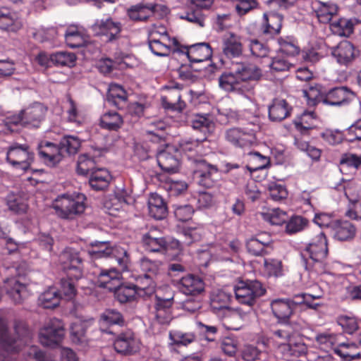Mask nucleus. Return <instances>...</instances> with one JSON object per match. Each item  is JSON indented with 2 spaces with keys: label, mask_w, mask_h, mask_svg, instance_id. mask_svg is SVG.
<instances>
[{
  "label": "nucleus",
  "mask_w": 361,
  "mask_h": 361,
  "mask_svg": "<svg viewBox=\"0 0 361 361\" xmlns=\"http://www.w3.org/2000/svg\"><path fill=\"white\" fill-rule=\"evenodd\" d=\"M173 297L170 298H162L156 295L155 298V317L159 323L161 324H168L173 318L172 306Z\"/></svg>",
  "instance_id": "32"
},
{
  "label": "nucleus",
  "mask_w": 361,
  "mask_h": 361,
  "mask_svg": "<svg viewBox=\"0 0 361 361\" xmlns=\"http://www.w3.org/2000/svg\"><path fill=\"white\" fill-rule=\"evenodd\" d=\"M218 328L216 326L207 325L201 321L195 322L196 338L198 336L200 341L214 342L218 334Z\"/></svg>",
  "instance_id": "49"
},
{
  "label": "nucleus",
  "mask_w": 361,
  "mask_h": 361,
  "mask_svg": "<svg viewBox=\"0 0 361 361\" xmlns=\"http://www.w3.org/2000/svg\"><path fill=\"white\" fill-rule=\"evenodd\" d=\"M231 295L224 290H218L211 298L210 306L214 312L228 308Z\"/></svg>",
  "instance_id": "62"
},
{
  "label": "nucleus",
  "mask_w": 361,
  "mask_h": 361,
  "mask_svg": "<svg viewBox=\"0 0 361 361\" xmlns=\"http://www.w3.org/2000/svg\"><path fill=\"white\" fill-rule=\"evenodd\" d=\"M248 164L246 165L247 167V172L252 174L253 172L263 170L270 166L269 157L262 155L259 152H250L247 154Z\"/></svg>",
  "instance_id": "45"
},
{
  "label": "nucleus",
  "mask_w": 361,
  "mask_h": 361,
  "mask_svg": "<svg viewBox=\"0 0 361 361\" xmlns=\"http://www.w3.org/2000/svg\"><path fill=\"white\" fill-rule=\"evenodd\" d=\"M297 333H293V334L289 337H285L286 338H288V342L283 348L286 355L293 358H298L305 355L307 349L306 345L303 342L301 341H295L292 338V337H293Z\"/></svg>",
  "instance_id": "52"
},
{
  "label": "nucleus",
  "mask_w": 361,
  "mask_h": 361,
  "mask_svg": "<svg viewBox=\"0 0 361 361\" xmlns=\"http://www.w3.org/2000/svg\"><path fill=\"white\" fill-rule=\"evenodd\" d=\"M64 335L65 329L63 322L59 319L53 318L40 329L39 340L44 346L55 348L61 343Z\"/></svg>",
  "instance_id": "12"
},
{
  "label": "nucleus",
  "mask_w": 361,
  "mask_h": 361,
  "mask_svg": "<svg viewBox=\"0 0 361 361\" xmlns=\"http://www.w3.org/2000/svg\"><path fill=\"white\" fill-rule=\"evenodd\" d=\"M331 55L341 66H348L359 55V50L348 40H343L331 49Z\"/></svg>",
  "instance_id": "23"
},
{
  "label": "nucleus",
  "mask_w": 361,
  "mask_h": 361,
  "mask_svg": "<svg viewBox=\"0 0 361 361\" xmlns=\"http://www.w3.org/2000/svg\"><path fill=\"white\" fill-rule=\"evenodd\" d=\"M62 25L56 27H40L33 33L35 39L39 42L54 41L61 37Z\"/></svg>",
  "instance_id": "50"
},
{
  "label": "nucleus",
  "mask_w": 361,
  "mask_h": 361,
  "mask_svg": "<svg viewBox=\"0 0 361 361\" xmlns=\"http://www.w3.org/2000/svg\"><path fill=\"white\" fill-rule=\"evenodd\" d=\"M319 295L299 293L288 298H277L270 301L271 312L279 324L285 329L274 332L279 337H289L293 333H299L302 329L301 321L294 320V314L298 310H317L321 305L314 302Z\"/></svg>",
  "instance_id": "1"
},
{
  "label": "nucleus",
  "mask_w": 361,
  "mask_h": 361,
  "mask_svg": "<svg viewBox=\"0 0 361 361\" xmlns=\"http://www.w3.org/2000/svg\"><path fill=\"white\" fill-rule=\"evenodd\" d=\"M267 190L270 199L274 202L285 200L288 195L286 184L278 181L269 182L267 184Z\"/></svg>",
  "instance_id": "56"
},
{
  "label": "nucleus",
  "mask_w": 361,
  "mask_h": 361,
  "mask_svg": "<svg viewBox=\"0 0 361 361\" xmlns=\"http://www.w3.org/2000/svg\"><path fill=\"white\" fill-rule=\"evenodd\" d=\"M86 196L78 192H68L58 195L52 202V207L61 219L73 220L85 210Z\"/></svg>",
  "instance_id": "6"
},
{
  "label": "nucleus",
  "mask_w": 361,
  "mask_h": 361,
  "mask_svg": "<svg viewBox=\"0 0 361 361\" xmlns=\"http://www.w3.org/2000/svg\"><path fill=\"white\" fill-rule=\"evenodd\" d=\"M113 345L115 350L123 355L135 354L140 350V343L130 329L119 333L115 338Z\"/></svg>",
  "instance_id": "18"
},
{
  "label": "nucleus",
  "mask_w": 361,
  "mask_h": 361,
  "mask_svg": "<svg viewBox=\"0 0 361 361\" xmlns=\"http://www.w3.org/2000/svg\"><path fill=\"white\" fill-rule=\"evenodd\" d=\"M177 228L178 232L185 238L184 243L187 245H190L192 243L198 242L202 239L203 228L200 224L191 221L185 225L178 224Z\"/></svg>",
  "instance_id": "36"
},
{
  "label": "nucleus",
  "mask_w": 361,
  "mask_h": 361,
  "mask_svg": "<svg viewBox=\"0 0 361 361\" xmlns=\"http://www.w3.org/2000/svg\"><path fill=\"white\" fill-rule=\"evenodd\" d=\"M62 270L66 276L60 280L59 293L68 300L73 298L77 293L75 283L83 276V260L75 248L66 247L60 255Z\"/></svg>",
  "instance_id": "3"
},
{
  "label": "nucleus",
  "mask_w": 361,
  "mask_h": 361,
  "mask_svg": "<svg viewBox=\"0 0 361 361\" xmlns=\"http://www.w3.org/2000/svg\"><path fill=\"white\" fill-rule=\"evenodd\" d=\"M233 291L238 303L252 307L266 295L267 286L257 279L238 280L233 286Z\"/></svg>",
  "instance_id": "7"
},
{
  "label": "nucleus",
  "mask_w": 361,
  "mask_h": 361,
  "mask_svg": "<svg viewBox=\"0 0 361 361\" xmlns=\"http://www.w3.org/2000/svg\"><path fill=\"white\" fill-rule=\"evenodd\" d=\"M158 7H161L162 9H167L166 6L157 4H139L132 6L128 10V16L131 20L135 21H145L149 17V15L146 13V10L154 13L157 11Z\"/></svg>",
  "instance_id": "37"
},
{
  "label": "nucleus",
  "mask_w": 361,
  "mask_h": 361,
  "mask_svg": "<svg viewBox=\"0 0 361 361\" xmlns=\"http://www.w3.org/2000/svg\"><path fill=\"white\" fill-rule=\"evenodd\" d=\"M27 271V264L24 261L6 268L8 276L3 280L4 288L15 304L22 303L29 295L25 279Z\"/></svg>",
  "instance_id": "5"
},
{
  "label": "nucleus",
  "mask_w": 361,
  "mask_h": 361,
  "mask_svg": "<svg viewBox=\"0 0 361 361\" xmlns=\"http://www.w3.org/2000/svg\"><path fill=\"white\" fill-rule=\"evenodd\" d=\"M262 77V71L256 66L240 63L224 68L219 77V87L227 92H243L242 82L247 80H258Z\"/></svg>",
  "instance_id": "4"
},
{
  "label": "nucleus",
  "mask_w": 361,
  "mask_h": 361,
  "mask_svg": "<svg viewBox=\"0 0 361 361\" xmlns=\"http://www.w3.org/2000/svg\"><path fill=\"white\" fill-rule=\"evenodd\" d=\"M157 161L160 169L169 174L176 173L180 169V160L173 154L161 151L157 154Z\"/></svg>",
  "instance_id": "39"
},
{
  "label": "nucleus",
  "mask_w": 361,
  "mask_h": 361,
  "mask_svg": "<svg viewBox=\"0 0 361 361\" xmlns=\"http://www.w3.org/2000/svg\"><path fill=\"white\" fill-rule=\"evenodd\" d=\"M23 27L22 21L16 13L7 8H0V29L8 32H17Z\"/></svg>",
  "instance_id": "35"
},
{
  "label": "nucleus",
  "mask_w": 361,
  "mask_h": 361,
  "mask_svg": "<svg viewBox=\"0 0 361 361\" xmlns=\"http://www.w3.org/2000/svg\"><path fill=\"white\" fill-rule=\"evenodd\" d=\"M314 116L315 113L314 111L307 112L305 111L300 117L293 121L296 130L298 131L301 135H311L310 132L314 128V126L310 124L306 118L307 117L314 118Z\"/></svg>",
  "instance_id": "59"
},
{
  "label": "nucleus",
  "mask_w": 361,
  "mask_h": 361,
  "mask_svg": "<svg viewBox=\"0 0 361 361\" xmlns=\"http://www.w3.org/2000/svg\"><path fill=\"white\" fill-rule=\"evenodd\" d=\"M128 66L127 63L121 61H115L110 58H102L97 62V68L104 75H110L115 69H123Z\"/></svg>",
  "instance_id": "60"
},
{
  "label": "nucleus",
  "mask_w": 361,
  "mask_h": 361,
  "mask_svg": "<svg viewBox=\"0 0 361 361\" xmlns=\"http://www.w3.org/2000/svg\"><path fill=\"white\" fill-rule=\"evenodd\" d=\"M47 111V106L38 102H33L21 109L20 112L23 120L24 128L29 130L39 128L45 121Z\"/></svg>",
  "instance_id": "14"
},
{
  "label": "nucleus",
  "mask_w": 361,
  "mask_h": 361,
  "mask_svg": "<svg viewBox=\"0 0 361 361\" xmlns=\"http://www.w3.org/2000/svg\"><path fill=\"white\" fill-rule=\"evenodd\" d=\"M123 124V117L116 111L104 112L99 118L101 128L109 131H118Z\"/></svg>",
  "instance_id": "40"
},
{
  "label": "nucleus",
  "mask_w": 361,
  "mask_h": 361,
  "mask_svg": "<svg viewBox=\"0 0 361 361\" xmlns=\"http://www.w3.org/2000/svg\"><path fill=\"white\" fill-rule=\"evenodd\" d=\"M249 49L252 56L258 58H264L268 56L273 44L271 42H262L257 39H250Z\"/></svg>",
  "instance_id": "58"
},
{
  "label": "nucleus",
  "mask_w": 361,
  "mask_h": 361,
  "mask_svg": "<svg viewBox=\"0 0 361 361\" xmlns=\"http://www.w3.org/2000/svg\"><path fill=\"white\" fill-rule=\"evenodd\" d=\"M323 86L319 83L307 85L302 90L304 97L310 107H314L319 103L322 102L324 98V93L322 90Z\"/></svg>",
  "instance_id": "42"
},
{
  "label": "nucleus",
  "mask_w": 361,
  "mask_h": 361,
  "mask_svg": "<svg viewBox=\"0 0 361 361\" xmlns=\"http://www.w3.org/2000/svg\"><path fill=\"white\" fill-rule=\"evenodd\" d=\"M112 176L106 168H97L90 174L88 183L94 191H102L108 188Z\"/></svg>",
  "instance_id": "34"
},
{
  "label": "nucleus",
  "mask_w": 361,
  "mask_h": 361,
  "mask_svg": "<svg viewBox=\"0 0 361 361\" xmlns=\"http://www.w3.org/2000/svg\"><path fill=\"white\" fill-rule=\"evenodd\" d=\"M359 345L361 346V334L357 339V343H345L341 342L339 343L336 347L333 348L334 353L341 357L344 361H351L355 360L357 357H360V353L357 354H350L348 351L342 350L341 348H345L346 349H349L350 347H354L356 345Z\"/></svg>",
  "instance_id": "61"
},
{
  "label": "nucleus",
  "mask_w": 361,
  "mask_h": 361,
  "mask_svg": "<svg viewBox=\"0 0 361 361\" xmlns=\"http://www.w3.org/2000/svg\"><path fill=\"white\" fill-rule=\"evenodd\" d=\"M161 262L159 260H152L146 257L140 259L139 264L142 274L135 277L136 281L145 286L148 290L154 293L156 285L155 279L159 272Z\"/></svg>",
  "instance_id": "15"
},
{
  "label": "nucleus",
  "mask_w": 361,
  "mask_h": 361,
  "mask_svg": "<svg viewBox=\"0 0 361 361\" xmlns=\"http://www.w3.org/2000/svg\"><path fill=\"white\" fill-rule=\"evenodd\" d=\"M163 89L170 91L171 97L177 98L176 102H171L166 97H161L163 108L171 112H182L186 107V104L182 100V95L180 94V90L183 89V85L175 80H171L163 87Z\"/></svg>",
  "instance_id": "19"
},
{
  "label": "nucleus",
  "mask_w": 361,
  "mask_h": 361,
  "mask_svg": "<svg viewBox=\"0 0 361 361\" xmlns=\"http://www.w3.org/2000/svg\"><path fill=\"white\" fill-rule=\"evenodd\" d=\"M77 57L74 53L68 51H56L51 54V61L54 66L73 67L75 65Z\"/></svg>",
  "instance_id": "55"
},
{
  "label": "nucleus",
  "mask_w": 361,
  "mask_h": 361,
  "mask_svg": "<svg viewBox=\"0 0 361 361\" xmlns=\"http://www.w3.org/2000/svg\"><path fill=\"white\" fill-rule=\"evenodd\" d=\"M174 217L179 223L189 224L192 221V216L195 213V209L190 204H173Z\"/></svg>",
  "instance_id": "53"
},
{
  "label": "nucleus",
  "mask_w": 361,
  "mask_h": 361,
  "mask_svg": "<svg viewBox=\"0 0 361 361\" xmlns=\"http://www.w3.org/2000/svg\"><path fill=\"white\" fill-rule=\"evenodd\" d=\"M4 133H18L24 128L23 120L20 112L6 116L1 124Z\"/></svg>",
  "instance_id": "51"
},
{
  "label": "nucleus",
  "mask_w": 361,
  "mask_h": 361,
  "mask_svg": "<svg viewBox=\"0 0 361 361\" xmlns=\"http://www.w3.org/2000/svg\"><path fill=\"white\" fill-rule=\"evenodd\" d=\"M298 250L302 265L310 274L327 273L329 247L327 237L324 232L321 231L309 242L301 243Z\"/></svg>",
  "instance_id": "2"
},
{
  "label": "nucleus",
  "mask_w": 361,
  "mask_h": 361,
  "mask_svg": "<svg viewBox=\"0 0 361 361\" xmlns=\"http://www.w3.org/2000/svg\"><path fill=\"white\" fill-rule=\"evenodd\" d=\"M14 331L17 335V338H15L17 341V346L13 352H18L20 345L27 344L30 340L32 334L29 327L20 322L15 323Z\"/></svg>",
  "instance_id": "63"
},
{
  "label": "nucleus",
  "mask_w": 361,
  "mask_h": 361,
  "mask_svg": "<svg viewBox=\"0 0 361 361\" xmlns=\"http://www.w3.org/2000/svg\"><path fill=\"white\" fill-rule=\"evenodd\" d=\"M61 152H65L68 156L78 154L82 145V140L76 135H64L59 142Z\"/></svg>",
  "instance_id": "46"
},
{
  "label": "nucleus",
  "mask_w": 361,
  "mask_h": 361,
  "mask_svg": "<svg viewBox=\"0 0 361 361\" xmlns=\"http://www.w3.org/2000/svg\"><path fill=\"white\" fill-rule=\"evenodd\" d=\"M126 321L123 314L114 309H107L101 315V329L106 334H114L112 327L124 326Z\"/></svg>",
  "instance_id": "30"
},
{
  "label": "nucleus",
  "mask_w": 361,
  "mask_h": 361,
  "mask_svg": "<svg viewBox=\"0 0 361 361\" xmlns=\"http://www.w3.org/2000/svg\"><path fill=\"white\" fill-rule=\"evenodd\" d=\"M355 97V94L346 86L334 87L324 93L323 104L329 106L348 105Z\"/></svg>",
  "instance_id": "20"
},
{
  "label": "nucleus",
  "mask_w": 361,
  "mask_h": 361,
  "mask_svg": "<svg viewBox=\"0 0 361 361\" xmlns=\"http://www.w3.org/2000/svg\"><path fill=\"white\" fill-rule=\"evenodd\" d=\"M17 341L12 337L6 322L0 318V346L6 351L13 352L16 349Z\"/></svg>",
  "instance_id": "57"
},
{
  "label": "nucleus",
  "mask_w": 361,
  "mask_h": 361,
  "mask_svg": "<svg viewBox=\"0 0 361 361\" xmlns=\"http://www.w3.org/2000/svg\"><path fill=\"white\" fill-rule=\"evenodd\" d=\"M272 44L278 54L288 58L295 57L300 53L298 40L293 35H280Z\"/></svg>",
  "instance_id": "25"
},
{
  "label": "nucleus",
  "mask_w": 361,
  "mask_h": 361,
  "mask_svg": "<svg viewBox=\"0 0 361 361\" xmlns=\"http://www.w3.org/2000/svg\"><path fill=\"white\" fill-rule=\"evenodd\" d=\"M111 292L114 293L115 300L121 304L132 302L138 297L152 293L143 285L139 286L130 282H124L123 280H121Z\"/></svg>",
  "instance_id": "13"
},
{
  "label": "nucleus",
  "mask_w": 361,
  "mask_h": 361,
  "mask_svg": "<svg viewBox=\"0 0 361 361\" xmlns=\"http://www.w3.org/2000/svg\"><path fill=\"white\" fill-rule=\"evenodd\" d=\"M107 151L106 147H95L93 155H90L89 153L80 154L78 157L76 166L78 175L87 176L92 171L96 170L97 169L96 158L103 156Z\"/></svg>",
  "instance_id": "21"
},
{
  "label": "nucleus",
  "mask_w": 361,
  "mask_h": 361,
  "mask_svg": "<svg viewBox=\"0 0 361 361\" xmlns=\"http://www.w3.org/2000/svg\"><path fill=\"white\" fill-rule=\"evenodd\" d=\"M6 160L13 169L27 171L35 160V154L28 145L15 142L8 148Z\"/></svg>",
  "instance_id": "11"
},
{
  "label": "nucleus",
  "mask_w": 361,
  "mask_h": 361,
  "mask_svg": "<svg viewBox=\"0 0 361 361\" xmlns=\"http://www.w3.org/2000/svg\"><path fill=\"white\" fill-rule=\"evenodd\" d=\"M188 159L193 168L194 176L198 178V184L205 188H212L219 174L217 166L209 163L201 156L188 155Z\"/></svg>",
  "instance_id": "9"
},
{
  "label": "nucleus",
  "mask_w": 361,
  "mask_h": 361,
  "mask_svg": "<svg viewBox=\"0 0 361 361\" xmlns=\"http://www.w3.org/2000/svg\"><path fill=\"white\" fill-rule=\"evenodd\" d=\"M243 48L241 37L230 32L222 38V52L228 59H234L243 54Z\"/></svg>",
  "instance_id": "29"
},
{
  "label": "nucleus",
  "mask_w": 361,
  "mask_h": 361,
  "mask_svg": "<svg viewBox=\"0 0 361 361\" xmlns=\"http://www.w3.org/2000/svg\"><path fill=\"white\" fill-rule=\"evenodd\" d=\"M162 253L168 260H179L183 255V243L180 240L166 236Z\"/></svg>",
  "instance_id": "43"
},
{
  "label": "nucleus",
  "mask_w": 361,
  "mask_h": 361,
  "mask_svg": "<svg viewBox=\"0 0 361 361\" xmlns=\"http://www.w3.org/2000/svg\"><path fill=\"white\" fill-rule=\"evenodd\" d=\"M61 299L59 290L56 287L50 286L39 296L38 302L44 309H53L59 305Z\"/></svg>",
  "instance_id": "44"
},
{
  "label": "nucleus",
  "mask_w": 361,
  "mask_h": 361,
  "mask_svg": "<svg viewBox=\"0 0 361 361\" xmlns=\"http://www.w3.org/2000/svg\"><path fill=\"white\" fill-rule=\"evenodd\" d=\"M292 106L286 99L276 98L269 106L268 116L271 121L280 122L290 116Z\"/></svg>",
  "instance_id": "33"
},
{
  "label": "nucleus",
  "mask_w": 361,
  "mask_h": 361,
  "mask_svg": "<svg viewBox=\"0 0 361 361\" xmlns=\"http://www.w3.org/2000/svg\"><path fill=\"white\" fill-rule=\"evenodd\" d=\"M312 9L320 23L329 25L338 16L339 7L333 1L315 0Z\"/></svg>",
  "instance_id": "22"
},
{
  "label": "nucleus",
  "mask_w": 361,
  "mask_h": 361,
  "mask_svg": "<svg viewBox=\"0 0 361 361\" xmlns=\"http://www.w3.org/2000/svg\"><path fill=\"white\" fill-rule=\"evenodd\" d=\"M92 29L95 35L104 36L106 42H111L119 37L122 25L119 21H114L111 17H105L97 19Z\"/></svg>",
  "instance_id": "17"
},
{
  "label": "nucleus",
  "mask_w": 361,
  "mask_h": 361,
  "mask_svg": "<svg viewBox=\"0 0 361 361\" xmlns=\"http://www.w3.org/2000/svg\"><path fill=\"white\" fill-rule=\"evenodd\" d=\"M309 224V220L300 215L293 214L288 217L285 226V232L292 235L303 231Z\"/></svg>",
  "instance_id": "48"
},
{
  "label": "nucleus",
  "mask_w": 361,
  "mask_h": 361,
  "mask_svg": "<svg viewBox=\"0 0 361 361\" xmlns=\"http://www.w3.org/2000/svg\"><path fill=\"white\" fill-rule=\"evenodd\" d=\"M169 340L168 347L169 350L176 351L175 347L187 346L196 340V334L192 332L184 333L181 331H171L169 332Z\"/></svg>",
  "instance_id": "41"
},
{
  "label": "nucleus",
  "mask_w": 361,
  "mask_h": 361,
  "mask_svg": "<svg viewBox=\"0 0 361 361\" xmlns=\"http://www.w3.org/2000/svg\"><path fill=\"white\" fill-rule=\"evenodd\" d=\"M6 203L8 209L16 214H23L27 212V204L18 194L8 193L6 197Z\"/></svg>",
  "instance_id": "54"
},
{
  "label": "nucleus",
  "mask_w": 361,
  "mask_h": 361,
  "mask_svg": "<svg viewBox=\"0 0 361 361\" xmlns=\"http://www.w3.org/2000/svg\"><path fill=\"white\" fill-rule=\"evenodd\" d=\"M40 160L48 167H56L63 159L59 144L42 140L37 145Z\"/></svg>",
  "instance_id": "16"
},
{
  "label": "nucleus",
  "mask_w": 361,
  "mask_h": 361,
  "mask_svg": "<svg viewBox=\"0 0 361 361\" xmlns=\"http://www.w3.org/2000/svg\"><path fill=\"white\" fill-rule=\"evenodd\" d=\"M264 271L268 277L279 278L283 275L282 262L277 259H264Z\"/></svg>",
  "instance_id": "64"
},
{
  "label": "nucleus",
  "mask_w": 361,
  "mask_h": 361,
  "mask_svg": "<svg viewBox=\"0 0 361 361\" xmlns=\"http://www.w3.org/2000/svg\"><path fill=\"white\" fill-rule=\"evenodd\" d=\"M213 55L212 49L209 43L200 42L188 45L185 56L192 63H200L210 60Z\"/></svg>",
  "instance_id": "28"
},
{
  "label": "nucleus",
  "mask_w": 361,
  "mask_h": 361,
  "mask_svg": "<svg viewBox=\"0 0 361 361\" xmlns=\"http://www.w3.org/2000/svg\"><path fill=\"white\" fill-rule=\"evenodd\" d=\"M89 255L92 259L114 257L123 271H128L130 256L128 251L119 246H111L110 241H92L87 249Z\"/></svg>",
  "instance_id": "8"
},
{
  "label": "nucleus",
  "mask_w": 361,
  "mask_h": 361,
  "mask_svg": "<svg viewBox=\"0 0 361 361\" xmlns=\"http://www.w3.org/2000/svg\"><path fill=\"white\" fill-rule=\"evenodd\" d=\"M178 286L180 291L183 294L197 295L204 290L205 284L200 276L188 274L180 278Z\"/></svg>",
  "instance_id": "26"
},
{
  "label": "nucleus",
  "mask_w": 361,
  "mask_h": 361,
  "mask_svg": "<svg viewBox=\"0 0 361 361\" xmlns=\"http://www.w3.org/2000/svg\"><path fill=\"white\" fill-rule=\"evenodd\" d=\"M259 130V125L250 122L244 126L228 129L225 136L226 140L235 147H250L257 143L256 134Z\"/></svg>",
  "instance_id": "10"
},
{
  "label": "nucleus",
  "mask_w": 361,
  "mask_h": 361,
  "mask_svg": "<svg viewBox=\"0 0 361 361\" xmlns=\"http://www.w3.org/2000/svg\"><path fill=\"white\" fill-rule=\"evenodd\" d=\"M122 272L121 269L120 271L117 268L99 269L96 274V284L111 292L121 280H123Z\"/></svg>",
  "instance_id": "24"
},
{
  "label": "nucleus",
  "mask_w": 361,
  "mask_h": 361,
  "mask_svg": "<svg viewBox=\"0 0 361 361\" xmlns=\"http://www.w3.org/2000/svg\"><path fill=\"white\" fill-rule=\"evenodd\" d=\"M361 23L356 17H336L329 24L332 34L338 37H349L353 32L355 27Z\"/></svg>",
  "instance_id": "27"
},
{
  "label": "nucleus",
  "mask_w": 361,
  "mask_h": 361,
  "mask_svg": "<svg viewBox=\"0 0 361 361\" xmlns=\"http://www.w3.org/2000/svg\"><path fill=\"white\" fill-rule=\"evenodd\" d=\"M214 124L207 116L197 114L191 121V127L201 133L200 137L208 136L212 133Z\"/></svg>",
  "instance_id": "47"
},
{
  "label": "nucleus",
  "mask_w": 361,
  "mask_h": 361,
  "mask_svg": "<svg viewBox=\"0 0 361 361\" xmlns=\"http://www.w3.org/2000/svg\"><path fill=\"white\" fill-rule=\"evenodd\" d=\"M334 238L340 242H350L357 233L355 226L347 220H336L333 225Z\"/></svg>",
  "instance_id": "31"
},
{
  "label": "nucleus",
  "mask_w": 361,
  "mask_h": 361,
  "mask_svg": "<svg viewBox=\"0 0 361 361\" xmlns=\"http://www.w3.org/2000/svg\"><path fill=\"white\" fill-rule=\"evenodd\" d=\"M271 240L262 239L260 235L251 237L246 241L247 252L255 257H264L269 254L268 249L271 247Z\"/></svg>",
  "instance_id": "38"
}]
</instances>
